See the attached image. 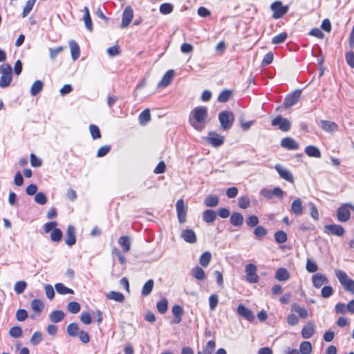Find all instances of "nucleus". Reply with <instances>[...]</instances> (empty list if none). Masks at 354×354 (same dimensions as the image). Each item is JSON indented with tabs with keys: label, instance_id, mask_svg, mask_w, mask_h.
Wrapping results in <instances>:
<instances>
[{
	"label": "nucleus",
	"instance_id": "nucleus-63",
	"mask_svg": "<svg viewBox=\"0 0 354 354\" xmlns=\"http://www.w3.org/2000/svg\"><path fill=\"white\" fill-rule=\"evenodd\" d=\"M306 268L308 272L311 273L315 272L318 269L317 264L309 259H307Z\"/></svg>",
	"mask_w": 354,
	"mask_h": 354
},
{
	"label": "nucleus",
	"instance_id": "nucleus-8",
	"mask_svg": "<svg viewBox=\"0 0 354 354\" xmlns=\"http://www.w3.org/2000/svg\"><path fill=\"white\" fill-rule=\"evenodd\" d=\"M133 16H134V12H133V8L128 6H127L123 12H122V21H121V25H120V28H127L133 18Z\"/></svg>",
	"mask_w": 354,
	"mask_h": 354
},
{
	"label": "nucleus",
	"instance_id": "nucleus-52",
	"mask_svg": "<svg viewBox=\"0 0 354 354\" xmlns=\"http://www.w3.org/2000/svg\"><path fill=\"white\" fill-rule=\"evenodd\" d=\"M89 131L93 139L96 140L101 138V133L97 126L95 124H91L89 126Z\"/></svg>",
	"mask_w": 354,
	"mask_h": 354
},
{
	"label": "nucleus",
	"instance_id": "nucleus-38",
	"mask_svg": "<svg viewBox=\"0 0 354 354\" xmlns=\"http://www.w3.org/2000/svg\"><path fill=\"white\" fill-rule=\"evenodd\" d=\"M192 276L198 280H204L206 278L205 271L200 267L197 266L192 269Z\"/></svg>",
	"mask_w": 354,
	"mask_h": 354
},
{
	"label": "nucleus",
	"instance_id": "nucleus-16",
	"mask_svg": "<svg viewBox=\"0 0 354 354\" xmlns=\"http://www.w3.org/2000/svg\"><path fill=\"white\" fill-rule=\"evenodd\" d=\"M237 314L244 319L252 322L254 319V314L251 310L247 308L243 304H239L236 309Z\"/></svg>",
	"mask_w": 354,
	"mask_h": 354
},
{
	"label": "nucleus",
	"instance_id": "nucleus-3",
	"mask_svg": "<svg viewBox=\"0 0 354 354\" xmlns=\"http://www.w3.org/2000/svg\"><path fill=\"white\" fill-rule=\"evenodd\" d=\"M0 87H8L12 80V67L9 64H3L0 66Z\"/></svg>",
	"mask_w": 354,
	"mask_h": 354
},
{
	"label": "nucleus",
	"instance_id": "nucleus-46",
	"mask_svg": "<svg viewBox=\"0 0 354 354\" xmlns=\"http://www.w3.org/2000/svg\"><path fill=\"white\" fill-rule=\"evenodd\" d=\"M27 287V283L24 281H19L15 284V291L17 295L22 294Z\"/></svg>",
	"mask_w": 354,
	"mask_h": 354
},
{
	"label": "nucleus",
	"instance_id": "nucleus-42",
	"mask_svg": "<svg viewBox=\"0 0 354 354\" xmlns=\"http://www.w3.org/2000/svg\"><path fill=\"white\" fill-rule=\"evenodd\" d=\"M275 241L279 244H282L287 241V234L284 231L279 230L274 233V235Z\"/></svg>",
	"mask_w": 354,
	"mask_h": 354
},
{
	"label": "nucleus",
	"instance_id": "nucleus-37",
	"mask_svg": "<svg viewBox=\"0 0 354 354\" xmlns=\"http://www.w3.org/2000/svg\"><path fill=\"white\" fill-rule=\"evenodd\" d=\"M66 330L67 333L71 337H77L80 331L79 326L76 323L69 324L67 326Z\"/></svg>",
	"mask_w": 354,
	"mask_h": 354
},
{
	"label": "nucleus",
	"instance_id": "nucleus-59",
	"mask_svg": "<svg viewBox=\"0 0 354 354\" xmlns=\"http://www.w3.org/2000/svg\"><path fill=\"white\" fill-rule=\"evenodd\" d=\"M267 233V230L263 226H257L254 230V234L257 238L264 237Z\"/></svg>",
	"mask_w": 354,
	"mask_h": 354
},
{
	"label": "nucleus",
	"instance_id": "nucleus-22",
	"mask_svg": "<svg viewBox=\"0 0 354 354\" xmlns=\"http://www.w3.org/2000/svg\"><path fill=\"white\" fill-rule=\"evenodd\" d=\"M174 72L173 70H169L166 72V73L163 75L161 81L158 84V87H166L171 82L174 77Z\"/></svg>",
	"mask_w": 354,
	"mask_h": 354
},
{
	"label": "nucleus",
	"instance_id": "nucleus-45",
	"mask_svg": "<svg viewBox=\"0 0 354 354\" xmlns=\"http://www.w3.org/2000/svg\"><path fill=\"white\" fill-rule=\"evenodd\" d=\"M288 37V35L286 32H281L280 34L274 36L272 39V44H281L283 43Z\"/></svg>",
	"mask_w": 354,
	"mask_h": 354
},
{
	"label": "nucleus",
	"instance_id": "nucleus-49",
	"mask_svg": "<svg viewBox=\"0 0 354 354\" xmlns=\"http://www.w3.org/2000/svg\"><path fill=\"white\" fill-rule=\"evenodd\" d=\"M62 232L58 229L55 228L50 233V239L54 242H59L62 239Z\"/></svg>",
	"mask_w": 354,
	"mask_h": 354
},
{
	"label": "nucleus",
	"instance_id": "nucleus-18",
	"mask_svg": "<svg viewBox=\"0 0 354 354\" xmlns=\"http://www.w3.org/2000/svg\"><path fill=\"white\" fill-rule=\"evenodd\" d=\"M180 237L187 243H195L197 241V237L194 230L191 229H185L182 230Z\"/></svg>",
	"mask_w": 354,
	"mask_h": 354
},
{
	"label": "nucleus",
	"instance_id": "nucleus-9",
	"mask_svg": "<svg viewBox=\"0 0 354 354\" xmlns=\"http://www.w3.org/2000/svg\"><path fill=\"white\" fill-rule=\"evenodd\" d=\"M246 281L250 283H256L259 282V277L257 274V267L252 263L245 266Z\"/></svg>",
	"mask_w": 354,
	"mask_h": 354
},
{
	"label": "nucleus",
	"instance_id": "nucleus-58",
	"mask_svg": "<svg viewBox=\"0 0 354 354\" xmlns=\"http://www.w3.org/2000/svg\"><path fill=\"white\" fill-rule=\"evenodd\" d=\"M42 341V334L40 332L36 331L33 333L31 339L30 343L32 345H37Z\"/></svg>",
	"mask_w": 354,
	"mask_h": 354
},
{
	"label": "nucleus",
	"instance_id": "nucleus-11",
	"mask_svg": "<svg viewBox=\"0 0 354 354\" xmlns=\"http://www.w3.org/2000/svg\"><path fill=\"white\" fill-rule=\"evenodd\" d=\"M324 231L325 233L337 236H342L345 234L344 228L337 224H330L324 226Z\"/></svg>",
	"mask_w": 354,
	"mask_h": 354
},
{
	"label": "nucleus",
	"instance_id": "nucleus-21",
	"mask_svg": "<svg viewBox=\"0 0 354 354\" xmlns=\"http://www.w3.org/2000/svg\"><path fill=\"white\" fill-rule=\"evenodd\" d=\"M68 46L71 50V54L73 60H77L80 55V49L78 44L74 40H71L68 42Z\"/></svg>",
	"mask_w": 354,
	"mask_h": 354
},
{
	"label": "nucleus",
	"instance_id": "nucleus-62",
	"mask_svg": "<svg viewBox=\"0 0 354 354\" xmlns=\"http://www.w3.org/2000/svg\"><path fill=\"white\" fill-rule=\"evenodd\" d=\"M246 223L250 227L257 226L258 225V223H259V218L255 215L249 216L246 218Z\"/></svg>",
	"mask_w": 354,
	"mask_h": 354
},
{
	"label": "nucleus",
	"instance_id": "nucleus-30",
	"mask_svg": "<svg viewBox=\"0 0 354 354\" xmlns=\"http://www.w3.org/2000/svg\"><path fill=\"white\" fill-rule=\"evenodd\" d=\"M290 274L286 268H279L275 273V278L278 281H284L289 279Z\"/></svg>",
	"mask_w": 354,
	"mask_h": 354
},
{
	"label": "nucleus",
	"instance_id": "nucleus-32",
	"mask_svg": "<svg viewBox=\"0 0 354 354\" xmlns=\"http://www.w3.org/2000/svg\"><path fill=\"white\" fill-rule=\"evenodd\" d=\"M119 244L122 248L123 251L124 252H127L131 249V240L130 238L127 236H122L119 239Z\"/></svg>",
	"mask_w": 354,
	"mask_h": 354
},
{
	"label": "nucleus",
	"instance_id": "nucleus-1",
	"mask_svg": "<svg viewBox=\"0 0 354 354\" xmlns=\"http://www.w3.org/2000/svg\"><path fill=\"white\" fill-rule=\"evenodd\" d=\"M192 117L189 118L191 125L197 131H201L205 128V120L207 117L206 106L196 107L192 111Z\"/></svg>",
	"mask_w": 354,
	"mask_h": 354
},
{
	"label": "nucleus",
	"instance_id": "nucleus-60",
	"mask_svg": "<svg viewBox=\"0 0 354 354\" xmlns=\"http://www.w3.org/2000/svg\"><path fill=\"white\" fill-rule=\"evenodd\" d=\"M35 201L39 205H45L47 202V198L44 193L39 192L35 196Z\"/></svg>",
	"mask_w": 354,
	"mask_h": 354
},
{
	"label": "nucleus",
	"instance_id": "nucleus-43",
	"mask_svg": "<svg viewBox=\"0 0 354 354\" xmlns=\"http://www.w3.org/2000/svg\"><path fill=\"white\" fill-rule=\"evenodd\" d=\"M212 259V254L209 252L207 251L202 254L200 257V264L203 267H207Z\"/></svg>",
	"mask_w": 354,
	"mask_h": 354
},
{
	"label": "nucleus",
	"instance_id": "nucleus-61",
	"mask_svg": "<svg viewBox=\"0 0 354 354\" xmlns=\"http://www.w3.org/2000/svg\"><path fill=\"white\" fill-rule=\"evenodd\" d=\"M30 164L34 167H39L42 165V160L34 153L30 154Z\"/></svg>",
	"mask_w": 354,
	"mask_h": 354
},
{
	"label": "nucleus",
	"instance_id": "nucleus-31",
	"mask_svg": "<svg viewBox=\"0 0 354 354\" xmlns=\"http://www.w3.org/2000/svg\"><path fill=\"white\" fill-rule=\"evenodd\" d=\"M219 199L216 195H208L204 200V204L207 207H214L218 205Z\"/></svg>",
	"mask_w": 354,
	"mask_h": 354
},
{
	"label": "nucleus",
	"instance_id": "nucleus-36",
	"mask_svg": "<svg viewBox=\"0 0 354 354\" xmlns=\"http://www.w3.org/2000/svg\"><path fill=\"white\" fill-rule=\"evenodd\" d=\"M154 286V281L153 279L148 280L143 286L142 289V295L147 297L151 294Z\"/></svg>",
	"mask_w": 354,
	"mask_h": 354
},
{
	"label": "nucleus",
	"instance_id": "nucleus-29",
	"mask_svg": "<svg viewBox=\"0 0 354 354\" xmlns=\"http://www.w3.org/2000/svg\"><path fill=\"white\" fill-rule=\"evenodd\" d=\"M64 313L60 310H53L49 315V319L53 323H58L61 322L62 320L64 319Z\"/></svg>",
	"mask_w": 354,
	"mask_h": 354
},
{
	"label": "nucleus",
	"instance_id": "nucleus-19",
	"mask_svg": "<svg viewBox=\"0 0 354 354\" xmlns=\"http://www.w3.org/2000/svg\"><path fill=\"white\" fill-rule=\"evenodd\" d=\"M281 146L288 150H297L299 149V144L292 138L286 137L281 140Z\"/></svg>",
	"mask_w": 354,
	"mask_h": 354
},
{
	"label": "nucleus",
	"instance_id": "nucleus-26",
	"mask_svg": "<svg viewBox=\"0 0 354 354\" xmlns=\"http://www.w3.org/2000/svg\"><path fill=\"white\" fill-rule=\"evenodd\" d=\"M243 216L239 212H233L230 216V223L235 227H241L243 223Z\"/></svg>",
	"mask_w": 354,
	"mask_h": 354
},
{
	"label": "nucleus",
	"instance_id": "nucleus-7",
	"mask_svg": "<svg viewBox=\"0 0 354 354\" xmlns=\"http://www.w3.org/2000/svg\"><path fill=\"white\" fill-rule=\"evenodd\" d=\"M271 124L273 127H278L283 132H287L290 129L291 123L287 118H283L281 115H279L274 118Z\"/></svg>",
	"mask_w": 354,
	"mask_h": 354
},
{
	"label": "nucleus",
	"instance_id": "nucleus-4",
	"mask_svg": "<svg viewBox=\"0 0 354 354\" xmlns=\"http://www.w3.org/2000/svg\"><path fill=\"white\" fill-rule=\"evenodd\" d=\"M221 128L224 131L230 129L234 122V115L232 111H224L218 114Z\"/></svg>",
	"mask_w": 354,
	"mask_h": 354
},
{
	"label": "nucleus",
	"instance_id": "nucleus-56",
	"mask_svg": "<svg viewBox=\"0 0 354 354\" xmlns=\"http://www.w3.org/2000/svg\"><path fill=\"white\" fill-rule=\"evenodd\" d=\"M334 292L333 288L330 286H325L321 290V295L324 298L330 297Z\"/></svg>",
	"mask_w": 354,
	"mask_h": 354
},
{
	"label": "nucleus",
	"instance_id": "nucleus-33",
	"mask_svg": "<svg viewBox=\"0 0 354 354\" xmlns=\"http://www.w3.org/2000/svg\"><path fill=\"white\" fill-rule=\"evenodd\" d=\"M305 153L310 157L320 158L321 152L319 149L312 145L307 146L305 148Z\"/></svg>",
	"mask_w": 354,
	"mask_h": 354
},
{
	"label": "nucleus",
	"instance_id": "nucleus-50",
	"mask_svg": "<svg viewBox=\"0 0 354 354\" xmlns=\"http://www.w3.org/2000/svg\"><path fill=\"white\" fill-rule=\"evenodd\" d=\"M67 310L73 314H76L80 310V305L76 301H71L67 305Z\"/></svg>",
	"mask_w": 354,
	"mask_h": 354
},
{
	"label": "nucleus",
	"instance_id": "nucleus-28",
	"mask_svg": "<svg viewBox=\"0 0 354 354\" xmlns=\"http://www.w3.org/2000/svg\"><path fill=\"white\" fill-rule=\"evenodd\" d=\"M203 220L207 223H213L216 218V213L213 209H206L203 212Z\"/></svg>",
	"mask_w": 354,
	"mask_h": 354
},
{
	"label": "nucleus",
	"instance_id": "nucleus-12",
	"mask_svg": "<svg viewBox=\"0 0 354 354\" xmlns=\"http://www.w3.org/2000/svg\"><path fill=\"white\" fill-rule=\"evenodd\" d=\"M176 208L178 221L180 223H184L186 221L187 208L185 206L184 201L183 199L177 201Z\"/></svg>",
	"mask_w": 354,
	"mask_h": 354
},
{
	"label": "nucleus",
	"instance_id": "nucleus-64",
	"mask_svg": "<svg viewBox=\"0 0 354 354\" xmlns=\"http://www.w3.org/2000/svg\"><path fill=\"white\" fill-rule=\"evenodd\" d=\"M216 344L213 340L209 341L204 348L205 354H211L215 349Z\"/></svg>",
	"mask_w": 354,
	"mask_h": 354
},
{
	"label": "nucleus",
	"instance_id": "nucleus-53",
	"mask_svg": "<svg viewBox=\"0 0 354 354\" xmlns=\"http://www.w3.org/2000/svg\"><path fill=\"white\" fill-rule=\"evenodd\" d=\"M36 0H28L25 7L24 8L22 16L23 17H26L32 10Z\"/></svg>",
	"mask_w": 354,
	"mask_h": 354
},
{
	"label": "nucleus",
	"instance_id": "nucleus-15",
	"mask_svg": "<svg viewBox=\"0 0 354 354\" xmlns=\"http://www.w3.org/2000/svg\"><path fill=\"white\" fill-rule=\"evenodd\" d=\"M312 282L316 288H319L322 286L328 284L329 280L326 275L322 273H317L312 277Z\"/></svg>",
	"mask_w": 354,
	"mask_h": 354
},
{
	"label": "nucleus",
	"instance_id": "nucleus-23",
	"mask_svg": "<svg viewBox=\"0 0 354 354\" xmlns=\"http://www.w3.org/2000/svg\"><path fill=\"white\" fill-rule=\"evenodd\" d=\"M291 210L296 216H300L303 214L304 207L300 198L293 201L291 205Z\"/></svg>",
	"mask_w": 354,
	"mask_h": 354
},
{
	"label": "nucleus",
	"instance_id": "nucleus-55",
	"mask_svg": "<svg viewBox=\"0 0 354 354\" xmlns=\"http://www.w3.org/2000/svg\"><path fill=\"white\" fill-rule=\"evenodd\" d=\"M218 304V297L217 295L214 294L209 297V305L211 310H214Z\"/></svg>",
	"mask_w": 354,
	"mask_h": 354
},
{
	"label": "nucleus",
	"instance_id": "nucleus-34",
	"mask_svg": "<svg viewBox=\"0 0 354 354\" xmlns=\"http://www.w3.org/2000/svg\"><path fill=\"white\" fill-rule=\"evenodd\" d=\"M44 83L40 80L35 81L30 88V94L32 96H36L43 89Z\"/></svg>",
	"mask_w": 354,
	"mask_h": 354
},
{
	"label": "nucleus",
	"instance_id": "nucleus-54",
	"mask_svg": "<svg viewBox=\"0 0 354 354\" xmlns=\"http://www.w3.org/2000/svg\"><path fill=\"white\" fill-rule=\"evenodd\" d=\"M174 9L173 6L169 3H165L160 5V12L162 15H168L172 12Z\"/></svg>",
	"mask_w": 354,
	"mask_h": 354
},
{
	"label": "nucleus",
	"instance_id": "nucleus-6",
	"mask_svg": "<svg viewBox=\"0 0 354 354\" xmlns=\"http://www.w3.org/2000/svg\"><path fill=\"white\" fill-rule=\"evenodd\" d=\"M349 208L354 210V206L351 204H344L337 209V218L340 222H346L351 217Z\"/></svg>",
	"mask_w": 354,
	"mask_h": 354
},
{
	"label": "nucleus",
	"instance_id": "nucleus-17",
	"mask_svg": "<svg viewBox=\"0 0 354 354\" xmlns=\"http://www.w3.org/2000/svg\"><path fill=\"white\" fill-rule=\"evenodd\" d=\"M207 138L209 143L214 147L221 146L224 143V137L214 131H210Z\"/></svg>",
	"mask_w": 354,
	"mask_h": 354
},
{
	"label": "nucleus",
	"instance_id": "nucleus-57",
	"mask_svg": "<svg viewBox=\"0 0 354 354\" xmlns=\"http://www.w3.org/2000/svg\"><path fill=\"white\" fill-rule=\"evenodd\" d=\"M9 335L14 338H19L22 335V329L19 326L12 327L9 330Z\"/></svg>",
	"mask_w": 354,
	"mask_h": 354
},
{
	"label": "nucleus",
	"instance_id": "nucleus-40",
	"mask_svg": "<svg viewBox=\"0 0 354 354\" xmlns=\"http://www.w3.org/2000/svg\"><path fill=\"white\" fill-rule=\"evenodd\" d=\"M57 292L60 295L73 294L72 289L67 288L62 283H57L55 285Z\"/></svg>",
	"mask_w": 354,
	"mask_h": 354
},
{
	"label": "nucleus",
	"instance_id": "nucleus-41",
	"mask_svg": "<svg viewBox=\"0 0 354 354\" xmlns=\"http://www.w3.org/2000/svg\"><path fill=\"white\" fill-rule=\"evenodd\" d=\"M313 348L310 342L308 341L302 342L299 346V352L301 354H310Z\"/></svg>",
	"mask_w": 354,
	"mask_h": 354
},
{
	"label": "nucleus",
	"instance_id": "nucleus-25",
	"mask_svg": "<svg viewBox=\"0 0 354 354\" xmlns=\"http://www.w3.org/2000/svg\"><path fill=\"white\" fill-rule=\"evenodd\" d=\"M172 313L175 317L173 323L176 324H180L182 320V316L183 315V308L179 305L174 306L172 308Z\"/></svg>",
	"mask_w": 354,
	"mask_h": 354
},
{
	"label": "nucleus",
	"instance_id": "nucleus-24",
	"mask_svg": "<svg viewBox=\"0 0 354 354\" xmlns=\"http://www.w3.org/2000/svg\"><path fill=\"white\" fill-rule=\"evenodd\" d=\"M291 310L297 313L301 319H306L308 316V312L304 307H301L297 303H294L291 306Z\"/></svg>",
	"mask_w": 354,
	"mask_h": 354
},
{
	"label": "nucleus",
	"instance_id": "nucleus-10",
	"mask_svg": "<svg viewBox=\"0 0 354 354\" xmlns=\"http://www.w3.org/2000/svg\"><path fill=\"white\" fill-rule=\"evenodd\" d=\"M301 91L299 89L295 90L290 94H288L283 102V105L286 108H290L294 106L301 98Z\"/></svg>",
	"mask_w": 354,
	"mask_h": 354
},
{
	"label": "nucleus",
	"instance_id": "nucleus-44",
	"mask_svg": "<svg viewBox=\"0 0 354 354\" xmlns=\"http://www.w3.org/2000/svg\"><path fill=\"white\" fill-rule=\"evenodd\" d=\"M31 308L32 309L35 311V312H37V313H40L43 310L44 308V304L43 303L42 301H41L40 299H33L32 301H31Z\"/></svg>",
	"mask_w": 354,
	"mask_h": 354
},
{
	"label": "nucleus",
	"instance_id": "nucleus-39",
	"mask_svg": "<svg viewBox=\"0 0 354 354\" xmlns=\"http://www.w3.org/2000/svg\"><path fill=\"white\" fill-rule=\"evenodd\" d=\"M151 120L149 109H145L139 115V122L141 125H145Z\"/></svg>",
	"mask_w": 354,
	"mask_h": 354
},
{
	"label": "nucleus",
	"instance_id": "nucleus-2",
	"mask_svg": "<svg viewBox=\"0 0 354 354\" xmlns=\"http://www.w3.org/2000/svg\"><path fill=\"white\" fill-rule=\"evenodd\" d=\"M335 275L344 289L354 295V280L349 278L347 274L341 270H336Z\"/></svg>",
	"mask_w": 354,
	"mask_h": 354
},
{
	"label": "nucleus",
	"instance_id": "nucleus-47",
	"mask_svg": "<svg viewBox=\"0 0 354 354\" xmlns=\"http://www.w3.org/2000/svg\"><path fill=\"white\" fill-rule=\"evenodd\" d=\"M168 308V301L166 299H162L157 303V309L160 314H164Z\"/></svg>",
	"mask_w": 354,
	"mask_h": 354
},
{
	"label": "nucleus",
	"instance_id": "nucleus-48",
	"mask_svg": "<svg viewBox=\"0 0 354 354\" xmlns=\"http://www.w3.org/2000/svg\"><path fill=\"white\" fill-rule=\"evenodd\" d=\"M250 205V200L247 196L239 197L238 200V205L241 209H247Z\"/></svg>",
	"mask_w": 354,
	"mask_h": 354
},
{
	"label": "nucleus",
	"instance_id": "nucleus-51",
	"mask_svg": "<svg viewBox=\"0 0 354 354\" xmlns=\"http://www.w3.org/2000/svg\"><path fill=\"white\" fill-rule=\"evenodd\" d=\"M232 93L231 91L225 90L219 94L218 97V101L220 102H226L232 97Z\"/></svg>",
	"mask_w": 354,
	"mask_h": 354
},
{
	"label": "nucleus",
	"instance_id": "nucleus-14",
	"mask_svg": "<svg viewBox=\"0 0 354 354\" xmlns=\"http://www.w3.org/2000/svg\"><path fill=\"white\" fill-rule=\"evenodd\" d=\"M274 169L280 176V177L288 182L293 183L294 178L292 174V173L287 169L284 168L282 165L280 164H277L274 166Z\"/></svg>",
	"mask_w": 354,
	"mask_h": 354
},
{
	"label": "nucleus",
	"instance_id": "nucleus-5",
	"mask_svg": "<svg viewBox=\"0 0 354 354\" xmlns=\"http://www.w3.org/2000/svg\"><path fill=\"white\" fill-rule=\"evenodd\" d=\"M270 9L272 11V17L274 19H279L284 16L289 10L288 6H283L281 1H276L270 6Z\"/></svg>",
	"mask_w": 354,
	"mask_h": 354
},
{
	"label": "nucleus",
	"instance_id": "nucleus-13",
	"mask_svg": "<svg viewBox=\"0 0 354 354\" xmlns=\"http://www.w3.org/2000/svg\"><path fill=\"white\" fill-rule=\"evenodd\" d=\"M319 127L325 132L334 133L339 130V126L335 122L322 120L319 122Z\"/></svg>",
	"mask_w": 354,
	"mask_h": 354
},
{
	"label": "nucleus",
	"instance_id": "nucleus-20",
	"mask_svg": "<svg viewBox=\"0 0 354 354\" xmlns=\"http://www.w3.org/2000/svg\"><path fill=\"white\" fill-rule=\"evenodd\" d=\"M66 243L68 246H72L76 243L75 229L73 225H69L67 228Z\"/></svg>",
	"mask_w": 354,
	"mask_h": 354
},
{
	"label": "nucleus",
	"instance_id": "nucleus-35",
	"mask_svg": "<svg viewBox=\"0 0 354 354\" xmlns=\"http://www.w3.org/2000/svg\"><path fill=\"white\" fill-rule=\"evenodd\" d=\"M106 298L118 302H123L124 301V295L121 292L115 291H111L106 294Z\"/></svg>",
	"mask_w": 354,
	"mask_h": 354
},
{
	"label": "nucleus",
	"instance_id": "nucleus-27",
	"mask_svg": "<svg viewBox=\"0 0 354 354\" xmlns=\"http://www.w3.org/2000/svg\"><path fill=\"white\" fill-rule=\"evenodd\" d=\"M314 333L315 326L311 323H308L307 325L304 326L301 330V335L304 339L310 338L314 335Z\"/></svg>",
	"mask_w": 354,
	"mask_h": 354
}]
</instances>
